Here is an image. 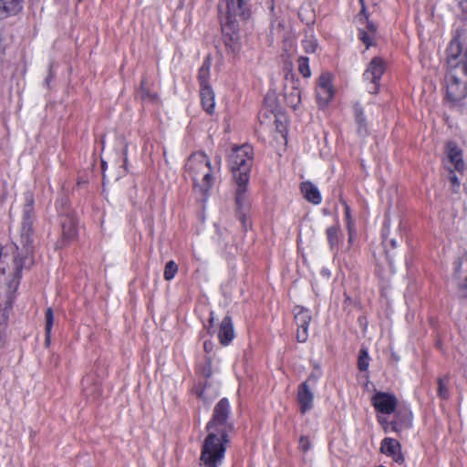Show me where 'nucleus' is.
I'll list each match as a JSON object with an SVG mask.
<instances>
[{
  "instance_id": "nucleus-1",
  "label": "nucleus",
  "mask_w": 467,
  "mask_h": 467,
  "mask_svg": "<svg viewBox=\"0 0 467 467\" xmlns=\"http://www.w3.org/2000/svg\"><path fill=\"white\" fill-rule=\"evenodd\" d=\"M447 63L451 68L445 78V103L460 107L467 98V48L462 50L458 39H452L447 47Z\"/></svg>"
},
{
  "instance_id": "nucleus-2",
  "label": "nucleus",
  "mask_w": 467,
  "mask_h": 467,
  "mask_svg": "<svg viewBox=\"0 0 467 467\" xmlns=\"http://www.w3.org/2000/svg\"><path fill=\"white\" fill-rule=\"evenodd\" d=\"M253 156L254 150L249 144L234 147L228 156L229 166L236 184L235 203L237 214L244 228H247L245 212L249 207V202L246 197V190L250 179Z\"/></svg>"
},
{
  "instance_id": "nucleus-3",
  "label": "nucleus",
  "mask_w": 467,
  "mask_h": 467,
  "mask_svg": "<svg viewBox=\"0 0 467 467\" xmlns=\"http://www.w3.org/2000/svg\"><path fill=\"white\" fill-rule=\"evenodd\" d=\"M33 265V246L20 248L16 244L10 243L0 250V283L16 289L21 272Z\"/></svg>"
},
{
  "instance_id": "nucleus-4",
  "label": "nucleus",
  "mask_w": 467,
  "mask_h": 467,
  "mask_svg": "<svg viewBox=\"0 0 467 467\" xmlns=\"http://www.w3.org/2000/svg\"><path fill=\"white\" fill-rule=\"evenodd\" d=\"M186 170L194 187L203 194L210 191L216 181L213 173L212 163L207 155L202 152H197L189 157Z\"/></svg>"
},
{
  "instance_id": "nucleus-5",
  "label": "nucleus",
  "mask_w": 467,
  "mask_h": 467,
  "mask_svg": "<svg viewBox=\"0 0 467 467\" xmlns=\"http://www.w3.org/2000/svg\"><path fill=\"white\" fill-rule=\"evenodd\" d=\"M229 438L211 433L205 438L200 457L201 467H219L222 465Z\"/></svg>"
},
{
  "instance_id": "nucleus-6",
  "label": "nucleus",
  "mask_w": 467,
  "mask_h": 467,
  "mask_svg": "<svg viewBox=\"0 0 467 467\" xmlns=\"http://www.w3.org/2000/svg\"><path fill=\"white\" fill-rule=\"evenodd\" d=\"M231 407L226 398L222 399L215 406L211 420L206 424V431L209 434L228 438L234 425L230 420Z\"/></svg>"
},
{
  "instance_id": "nucleus-7",
  "label": "nucleus",
  "mask_w": 467,
  "mask_h": 467,
  "mask_svg": "<svg viewBox=\"0 0 467 467\" xmlns=\"http://www.w3.org/2000/svg\"><path fill=\"white\" fill-rule=\"evenodd\" d=\"M220 21H244L249 17L246 0H219Z\"/></svg>"
},
{
  "instance_id": "nucleus-8",
  "label": "nucleus",
  "mask_w": 467,
  "mask_h": 467,
  "mask_svg": "<svg viewBox=\"0 0 467 467\" xmlns=\"http://www.w3.org/2000/svg\"><path fill=\"white\" fill-rule=\"evenodd\" d=\"M24 207L22 213V223L20 230L21 244L24 246H32L33 242V223L35 220L34 213V197L33 193L26 192L24 194Z\"/></svg>"
},
{
  "instance_id": "nucleus-9",
  "label": "nucleus",
  "mask_w": 467,
  "mask_h": 467,
  "mask_svg": "<svg viewBox=\"0 0 467 467\" xmlns=\"http://www.w3.org/2000/svg\"><path fill=\"white\" fill-rule=\"evenodd\" d=\"M316 381L317 379L310 376L298 386L297 401L302 413H306L313 409L314 393L312 389L315 387Z\"/></svg>"
},
{
  "instance_id": "nucleus-10",
  "label": "nucleus",
  "mask_w": 467,
  "mask_h": 467,
  "mask_svg": "<svg viewBox=\"0 0 467 467\" xmlns=\"http://www.w3.org/2000/svg\"><path fill=\"white\" fill-rule=\"evenodd\" d=\"M239 24L240 21H221L224 43L233 53L238 52L241 47Z\"/></svg>"
},
{
  "instance_id": "nucleus-11",
  "label": "nucleus",
  "mask_w": 467,
  "mask_h": 467,
  "mask_svg": "<svg viewBox=\"0 0 467 467\" xmlns=\"http://www.w3.org/2000/svg\"><path fill=\"white\" fill-rule=\"evenodd\" d=\"M293 313L297 325L296 339L298 342L304 343L308 338V327L312 318L310 310L301 306H296Z\"/></svg>"
},
{
  "instance_id": "nucleus-12",
  "label": "nucleus",
  "mask_w": 467,
  "mask_h": 467,
  "mask_svg": "<svg viewBox=\"0 0 467 467\" xmlns=\"http://www.w3.org/2000/svg\"><path fill=\"white\" fill-rule=\"evenodd\" d=\"M385 71V65L381 58L374 57L365 70L364 79L369 81L373 86L369 88L370 93H377L379 81Z\"/></svg>"
},
{
  "instance_id": "nucleus-13",
  "label": "nucleus",
  "mask_w": 467,
  "mask_h": 467,
  "mask_svg": "<svg viewBox=\"0 0 467 467\" xmlns=\"http://www.w3.org/2000/svg\"><path fill=\"white\" fill-rule=\"evenodd\" d=\"M334 96V88L331 84V76L328 73H323L316 88V97L320 107H326Z\"/></svg>"
},
{
  "instance_id": "nucleus-14",
  "label": "nucleus",
  "mask_w": 467,
  "mask_h": 467,
  "mask_svg": "<svg viewBox=\"0 0 467 467\" xmlns=\"http://www.w3.org/2000/svg\"><path fill=\"white\" fill-rule=\"evenodd\" d=\"M372 404L377 411L389 415L395 411L397 399L389 393L377 392L372 397Z\"/></svg>"
},
{
  "instance_id": "nucleus-15",
  "label": "nucleus",
  "mask_w": 467,
  "mask_h": 467,
  "mask_svg": "<svg viewBox=\"0 0 467 467\" xmlns=\"http://www.w3.org/2000/svg\"><path fill=\"white\" fill-rule=\"evenodd\" d=\"M446 156L450 172H452V170L457 171H463L464 162L462 160V153L454 142L449 141L446 144Z\"/></svg>"
},
{
  "instance_id": "nucleus-16",
  "label": "nucleus",
  "mask_w": 467,
  "mask_h": 467,
  "mask_svg": "<svg viewBox=\"0 0 467 467\" xmlns=\"http://www.w3.org/2000/svg\"><path fill=\"white\" fill-rule=\"evenodd\" d=\"M380 451L387 456L391 457L397 463L404 462V456L401 452L400 443L392 438H385L381 441Z\"/></svg>"
},
{
  "instance_id": "nucleus-17",
  "label": "nucleus",
  "mask_w": 467,
  "mask_h": 467,
  "mask_svg": "<svg viewBox=\"0 0 467 467\" xmlns=\"http://www.w3.org/2000/svg\"><path fill=\"white\" fill-rule=\"evenodd\" d=\"M391 431L401 433L402 431L409 430L412 425V414L409 410H399L395 414L393 421L389 423Z\"/></svg>"
},
{
  "instance_id": "nucleus-18",
  "label": "nucleus",
  "mask_w": 467,
  "mask_h": 467,
  "mask_svg": "<svg viewBox=\"0 0 467 467\" xmlns=\"http://www.w3.org/2000/svg\"><path fill=\"white\" fill-rule=\"evenodd\" d=\"M299 80L291 78V88H285V99L286 104L296 109L301 103V91L299 89Z\"/></svg>"
},
{
  "instance_id": "nucleus-19",
  "label": "nucleus",
  "mask_w": 467,
  "mask_h": 467,
  "mask_svg": "<svg viewBox=\"0 0 467 467\" xmlns=\"http://www.w3.org/2000/svg\"><path fill=\"white\" fill-rule=\"evenodd\" d=\"M234 329L231 317L226 316L223 319L218 332L220 343L228 346L234 338Z\"/></svg>"
},
{
  "instance_id": "nucleus-20",
  "label": "nucleus",
  "mask_w": 467,
  "mask_h": 467,
  "mask_svg": "<svg viewBox=\"0 0 467 467\" xmlns=\"http://www.w3.org/2000/svg\"><path fill=\"white\" fill-rule=\"evenodd\" d=\"M23 0H0V18L5 19L22 10Z\"/></svg>"
},
{
  "instance_id": "nucleus-21",
  "label": "nucleus",
  "mask_w": 467,
  "mask_h": 467,
  "mask_svg": "<svg viewBox=\"0 0 467 467\" xmlns=\"http://www.w3.org/2000/svg\"><path fill=\"white\" fill-rule=\"evenodd\" d=\"M201 102L202 109L209 114H212L215 107L214 92L210 86L201 88Z\"/></svg>"
},
{
  "instance_id": "nucleus-22",
  "label": "nucleus",
  "mask_w": 467,
  "mask_h": 467,
  "mask_svg": "<svg viewBox=\"0 0 467 467\" xmlns=\"http://www.w3.org/2000/svg\"><path fill=\"white\" fill-rule=\"evenodd\" d=\"M301 192L304 197L314 204H319L322 201L319 190L310 182H305L301 184Z\"/></svg>"
},
{
  "instance_id": "nucleus-23",
  "label": "nucleus",
  "mask_w": 467,
  "mask_h": 467,
  "mask_svg": "<svg viewBox=\"0 0 467 467\" xmlns=\"http://www.w3.org/2000/svg\"><path fill=\"white\" fill-rule=\"evenodd\" d=\"M354 115L355 120L358 125V132L361 136H366L368 133V125L366 121V117L364 114V109L359 103L354 104Z\"/></svg>"
},
{
  "instance_id": "nucleus-24",
  "label": "nucleus",
  "mask_w": 467,
  "mask_h": 467,
  "mask_svg": "<svg viewBox=\"0 0 467 467\" xmlns=\"http://www.w3.org/2000/svg\"><path fill=\"white\" fill-rule=\"evenodd\" d=\"M61 227L65 241H70L77 235V224L73 217H65L61 221Z\"/></svg>"
},
{
  "instance_id": "nucleus-25",
  "label": "nucleus",
  "mask_w": 467,
  "mask_h": 467,
  "mask_svg": "<svg viewBox=\"0 0 467 467\" xmlns=\"http://www.w3.org/2000/svg\"><path fill=\"white\" fill-rule=\"evenodd\" d=\"M462 263L460 262L457 264L455 268V276L458 280L459 286V294L462 297L467 298V261H466V268L464 273L462 271Z\"/></svg>"
},
{
  "instance_id": "nucleus-26",
  "label": "nucleus",
  "mask_w": 467,
  "mask_h": 467,
  "mask_svg": "<svg viewBox=\"0 0 467 467\" xmlns=\"http://www.w3.org/2000/svg\"><path fill=\"white\" fill-rule=\"evenodd\" d=\"M329 247L334 251L339 244L340 227L337 224L328 227L326 231Z\"/></svg>"
},
{
  "instance_id": "nucleus-27",
  "label": "nucleus",
  "mask_w": 467,
  "mask_h": 467,
  "mask_svg": "<svg viewBox=\"0 0 467 467\" xmlns=\"http://www.w3.org/2000/svg\"><path fill=\"white\" fill-rule=\"evenodd\" d=\"M210 77V62L208 60H205L202 67L199 69L198 72V79L201 85V88H203L205 86H210L208 84V79Z\"/></svg>"
},
{
  "instance_id": "nucleus-28",
  "label": "nucleus",
  "mask_w": 467,
  "mask_h": 467,
  "mask_svg": "<svg viewBox=\"0 0 467 467\" xmlns=\"http://www.w3.org/2000/svg\"><path fill=\"white\" fill-rule=\"evenodd\" d=\"M437 382H438L437 393H438L439 398H441V400H447L449 398V389H448L449 379L447 377L439 378Z\"/></svg>"
},
{
  "instance_id": "nucleus-29",
  "label": "nucleus",
  "mask_w": 467,
  "mask_h": 467,
  "mask_svg": "<svg viewBox=\"0 0 467 467\" xmlns=\"http://www.w3.org/2000/svg\"><path fill=\"white\" fill-rule=\"evenodd\" d=\"M177 272H178L177 264L172 260L169 261L166 264L165 268H164V273H163L164 279L167 281H171V279H173L175 277Z\"/></svg>"
},
{
  "instance_id": "nucleus-30",
  "label": "nucleus",
  "mask_w": 467,
  "mask_h": 467,
  "mask_svg": "<svg viewBox=\"0 0 467 467\" xmlns=\"http://www.w3.org/2000/svg\"><path fill=\"white\" fill-rule=\"evenodd\" d=\"M298 70L305 77L309 78L311 76V70L309 67V59L306 57H299L297 59Z\"/></svg>"
},
{
  "instance_id": "nucleus-31",
  "label": "nucleus",
  "mask_w": 467,
  "mask_h": 467,
  "mask_svg": "<svg viewBox=\"0 0 467 467\" xmlns=\"http://www.w3.org/2000/svg\"><path fill=\"white\" fill-rule=\"evenodd\" d=\"M369 365V356L367 349L362 348L359 350L358 367L359 370L366 371Z\"/></svg>"
},
{
  "instance_id": "nucleus-32",
  "label": "nucleus",
  "mask_w": 467,
  "mask_h": 467,
  "mask_svg": "<svg viewBox=\"0 0 467 467\" xmlns=\"http://www.w3.org/2000/svg\"><path fill=\"white\" fill-rule=\"evenodd\" d=\"M302 46L306 53H314L317 47V42L313 36H307L302 41Z\"/></svg>"
},
{
  "instance_id": "nucleus-33",
  "label": "nucleus",
  "mask_w": 467,
  "mask_h": 467,
  "mask_svg": "<svg viewBox=\"0 0 467 467\" xmlns=\"http://www.w3.org/2000/svg\"><path fill=\"white\" fill-rule=\"evenodd\" d=\"M140 95L143 100L155 101L157 99V95L155 93L150 92L144 80L141 81Z\"/></svg>"
},
{
  "instance_id": "nucleus-34",
  "label": "nucleus",
  "mask_w": 467,
  "mask_h": 467,
  "mask_svg": "<svg viewBox=\"0 0 467 467\" xmlns=\"http://www.w3.org/2000/svg\"><path fill=\"white\" fill-rule=\"evenodd\" d=\"M54 323V314L51 308H47L46 311V336L47 340H49L52 326Z\"/></svg>"
},
{
  "instance_id": "nucleus-35",
  "label": "nucleus",
  "mask_w": 467,
  "mask_h": 467,
  "mask_svg": "<svg viewBox=\"0 0 467 467\" xmlns=\"http://www.w3.org/2000/svg\"><path fill=\"white\" fill-rule=\"evenodd\" d=\"M344 210H345V222H346L347 229H348V233L351 234L354 231L355 223L351 217L350 208L348 205L345 204Z\"/></svg>"
},
{
  "instance_id": "nucleus-36",
  "label": "nucleus",
  "mask_w": 467,
  "mask_h": 467,
  "mask_svg": "<svg viewBox=\"0 0 467 467\" xmlns=\"http://www.w3.org/2000/svg\"><path fill=\"white\" fill-rule=\"evenodd\" d=\"M221 167H222V156L216 155L214 157V164L212 165L213 173L214 174L215 180L217 179V176L220 174Z\"/></svg>"
},
{
  "instance_id": "nucleus-37",
  "label": "nucleus",
  "mask_w": 467,
  "mask_h": 467,
  "mask_svg": "<svg viewBox=\"0 0 467 467\" xmlns=\"http://www.w3.org/2000/svg\"><path fill=\"white\" fill-rule=\"evenodd\" d=\"M310 446H311L310 441L307 436H302L299 439L298 448L300 451L306 452L307 451H309Z\"/></svg>"
},
{
  "instance_id": "nucleus-38",
  "label": "nucleus",
  "mask_w": 467,
  "mask_h": 467,
  "mask_svg": "<svg viewBox=\"0 0 467 467\" xmlns=\"http://www.w3.org/2000/svg\"><path fill=\"white\" fill-rule=\"evenodd\" d=\"M371 33L366 31H359V38L366 44L367 47L371 45Z\"/></svg>"
},
{
  "instance_id": "nucleus-39",
  "label": "nucleus",
  "mask_w": 467,
  "mask_h": 467,
  "mask_svg": "<svg viewBox=\"0 0 467 467\" xmlns=\"http://www.w3.org/2000/svg\"><path fill=\"white\" fill-rule=\"evenodd\" d=\"M383 237H384L383 242L386 246L390 245L392 248H396L398 246L397 241L393 238L388 239L385 232L383 233Z\"/></svg>"
},
{
  "instance_id": "nucleus-40",
  "label": "nucleus",
  "mask_w": 467,
  "mask_h": 467,
  "mask_svg": "<svg viewBox=\"0 0 467 467\" xmlns=\"http://www.w3.org/2000/svg\"><path fill=\"white\" fill-rule=\"evenodd\" d=\"M213 321H214L213 311H211L210 312V318H209V326H205V327L207 329V332L209 334L214 333V329L213 328Z\"/></svg>"
},
{
  "instance_id": "nucleus-41",
  "label": "nucleus",
  "mask_w": 467,
  "mask_h": 467,
  "mask_svg": "<svg viewBox=\"0 0 467 467\" xmlns=\"http://www.w3.org/2000/svg\"><path fill=\"white\" fill-rule=\"evenodd\" d=\"M459 5L464 13H467V0H458Z\"/></svg>"
},
{
  "instance_id": "nucleus-42",
  "label": "nucleus",
  "mask_w": 467,
  "mask_h": 467,
  "mask_svg": "<svg viewBox=\"0 0 467 467\" xmlns=\"http://www.w3.org/2000/svg\"><path fill=\"white\" fill-rule=\"evenodd\" d=\"M450 180L451 182L455 184V185H459L460 184V182H459V179L458 177L452 172H451V176H450Z\"/></svg>"
},
{
  "instance_id": "nucleus-43",
  "label": "nucleus",
  "mask_w": 467,
  "mask_h": 467,
  "mask_svg": "<svg viewBox=\"0 0 467 467\" xmlns=\"http://www.w3.org/2000/svg\"><path fill=\"white\" fill-rule=\"evenodd\" d=\"M367 28H368V32L371 33V34H374L375 31H376V26L373 23L371 22H368V25H367Z\"/></svg>"
},
{
  "instance_id": "nucleus-44",
  "label": "nucleus",
  "mask_w": 467,
  "mask_h": 467,
  "mask_svg": "<svg viewBox=\"0 0 467 467\" xmlns=\"http://www.w3.org/2000/svg\"><path fill=\"white\" fill-rule=\"evenodd\" d=\"M354 233H355V230L351 234L348 233V234H349V237H348L349 243H351L353 241Z\"/></svg>"
},
{
  "instance_id": "nucleus-45",
  "label": "nucleus",
  "mask_w": 467,
  "mask_h": 467,
  "mask_svg": "<svg viewBox=\"0 0 467 467\" xmlns=\"http://www.w3.org/2000/svg\"><path fill=\"white\" fill-rule=\"evenodd\" d=\"M50 79H51V76H48V77L46 78L45 83H46V85H47V86H48Z\"/></svg>"
},
{
  "instance_id": "nucleus-46",
  "label": "nucleus",
  "mask_w": 467,
  "mask_h": 467,
  "mask_svg": "<svg viewBox=\"0 0 467 467\" xmlns=\"http://www.w3.org/2000/svg\"><path fill=\"white\" fill-rule=\"evenodd\" d=\"M264 116H266V112H265V113L261 112V113H260V116H259V119L262 120V118H263Z\"/></svg>"
},
{
  "instance_id": "nucleus-47",
  "label": "nucleus",
  "mask_w": 467,
  "mask_h": 467,
  "mask_svg": "<svg viewBox=\"0 0 467 467\" xmlns=\"http://www.w3.org/2000/svg\"><path fill=\"white\" fill-rule=\"evenodd\" d=\"M12 302H13V301H12V299L8 298L7 303H8V306H9V307H11Z\"/></svg>"
},
{
  "instance_id": "nucleus-48",
  "label": "nucleus",
  "mask_w": 467,
  "mask_h": 467,
  "mask_svg": "<svg viewBox=\"0 0 467 467\" xmlns=\"http://www.w3.org/2000/svg\"><path fill=\"white\" fill-rule=\"evenodd\" d=\"M379 421L380 423L385 422V420H382V419H381V417H379Z\"/></svg>"
},
{
  "instance_id": "nucleus-49",
  "label": "nucleus",
  "mask_w": 467,
  "mask_h": 467,
  "mask_svg": "<svg viewBox=\"0 0 467 467\" xmlns=\"http://www.w3.org/2000/svg\"><path fill=\"white\" fill-rule=\"evenodd\" d=\"M204 348L205 349L209 348V346H207V342L204 343Z\"/></svg>"
},
{
  "instance_id": "nucleus-50",
  "label": "nucleus",
  "mask_w": 467,
  "mask_h": 467,
  "mask_svg": "<svg viewBox=\"0 0 467 467\" xmlns=\"http://www.w3.org/2000/svg\"><path fill=\"white\" fill-rule=\"evenodd\" d=\"M204 348L205 349L209 348V346H207V342L204 343Z\"/></svg>"
},
{
  "instance_id": "nucleus-51",
  "label": "nucleus",
  "mask_w": 467,
  "mask_h": 467,
  "mask_svg": "<svg viewBox=\"0 0 467 467\" xmlns=\"http://www.w3.org/2000/svg\"><path fill=\"white\" fill-rule=\"evenodd\" d=\"M360 2L362 3V2H363V0H360Z\"/></svg>"
}]
</instances>
